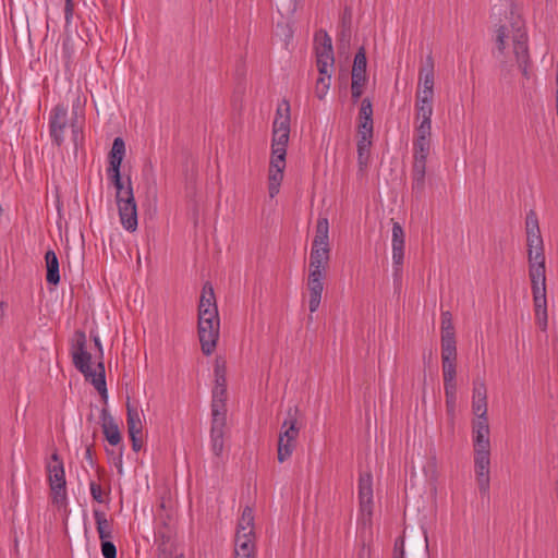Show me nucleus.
<instances>
[{"label":"nucleus","instance_id":"nucleus-27","mask_svg":"<svg viewBox=\"0 0 558 558\" xmlns=\"http://www.w3.org/2000/svg\"><path fill=\"white\" fill-rule=\"evenodd\" d=\"M119 217L121 225L129 232H134L137 229V205L123 204L118 206Z\"/></svg>","mask_w":558,"mask_h":558},{"label":"nucleus","instance_id":"nucleus-42","mask_svg":"<svg viewBox=\"0 0 558 558\" xmlns=\"http://www.w3.org/2000/svg\"><path fill=\"white\" fill-rule=\"evenodd\" d=\"M432 122L420 121L415 128L414 141H430Z\"/></svg>","mask_w":558,"mask_h":558},{"label":"nucleus","instance_id":"nucleus-28","mask_svg":"<svg viewBox=\"0 0 558 558\" xmlns=\"http://www.w3.org/2000/svg\"><path fill=\"white\" fill-rule=\"evenodd\" d=\"M101 421L102 432L107 441L112 446L119 445L121 442V433L119 426L106 409H104L101 412Z\"/></svg>","mask_w":558,"mask_h":558},{"label":"nucleus","instance_id":"nucleus-7","mask_svg":"<svg viewBox=\"0 0 558 558\" xmlns=\"http://www.w3.org/2000/svg\"><path fill=\"white\" fill-rule=\"evenodd\" d=\"M316 64L319 74H329L335 64L333 49L330 36L325 31L315 35Z\"/></svg>","mask_w":558,"mask_h":558},{"label":"nucleus","instance_id":"nucleus-44","mask_svg":"<svg viewBox=\"0 0 558 558\" xmlns=\"http://www.w3.org/2000/svg\"><path fill=\"white\" fill-rule=\"evenodd\" d=\"M490 456H474L475 475L489 472Z\"/></svg>","mask_w":558,"mask_h":558},{"label":"nucleus","instance_id":"nucleus-8","mask_svg":"<svg viewBox=\"0 0 558 558\" xmlns=\"http://www.w3.org/2000/svg\"><path fill=\"white\" fill-rule=\"evenodd\" d=\"M197 325L202 351L205 355H210L219 339L220 320L204 318L198 319Z\"/></svg>","mask_w":558,"mask_h":558},{"label":"nucleus","instance_id":"nucleus-3","mask_svg":"<svg viewBox=\"0 0 558 558\" xmlns=\"http://www.w3.org/2000/svg\"><path fill=\"white\" fill-rule=\"evenodd\" d=\"M86 336L83 331L75 332V341L72 344V362L77 371H80L87 381L95 387V389L104 397L107 398L106 375L102 362L97 364L94 369L92 367V354L86 351Z\"/></svg>","mask_w":558,"mask_h":558},{"label":"nucleus","instance_id":"nucleus-24","mask_svg":"<svg viewBox=\"0 0 558 558\" xmlns=\"http://www.w3.org/2000/svg\"><path fill=\"white\" fill-rule=\"evenodd\" d=\"M357 120V134L373 135V105L369 98L361 101Z\"/></svg>","mask_w":558,"mask_h":558},{"label":"nucleus","instance_id":"nucleus-57","mask_svg":"<svg viewBox=\"0 0 558 558\" xmlns=\"http://www.w3.org/2000/svg\"><path fill=\"white\" fill-rule=\"evenodd\" d=\"M94 341H95V345L98 348L99 352L102 354L101 343L97 336L94 338Z\"/></svg>","mask_w":558,"mask_h":558},{"label":"nucleus","instance_id":"nucleus-31","mask_svg":"<svg viewBox=\"0 0 558 558\" xmlns=\"http://www.w3.org/2000/svg\"><path fill=\"white\" fill-rule=\"evenodd\" d=\"M227 422H211L210 441L211 450L215 456L219 457L223 451V436Z\"/></svg>","mask_w":558,"mask_h":558},{"label":"nucleus","instance_id":"nucleus-33","mask_svg":"<svg viewBox=\"0 0 558 558\" xmlns=\"http://www.w3.org/2000/svg\"><path fill=\"white\" fill-rule=\"evenodd\" d=\"M126 425L129 435L142 434L143 432V423L141 413L136 405L131 404L129 401L126 402Z\"/></svg>","mask_w":558,"mask_h":558},{"label":"nucleus","instance_id":"nucleus-12","mask_svg":"<svg viewBox=\"0 0 558 558\" xmlns=\"http://www.w3.org/2000/svg\"><path fill=\"white\" fill-rule=\"evenodd\" d=\"M474 456H490L488 420H474L472 424Z\"/></svg>","mask_w":558,"mask_h":558},{"label":"nucleus","instance_id":"nucleus-6","mask_svg":"<svg viewBox=\"0 0 558 558\" xmlns=\"http://www.w3.org/2000/svg\"><path fill=\"white\" fill-rule=\"evenodd\" d=\"M527 259L545 257L544 243L541 234L538 218L534 210H530L525 218Z\"/></svg>","mask_w":558,"mask_h":558},{"label":"nucleus","instance_id":"nucleus-9","mask_svg":"<svg viewBox=\"0 0 558 558\" xmlns=\"http://www.w3.org/2000/svg\"><path fill=\"white\" fill-rule=\"evenodd\" d=\"M391 236L393 279L395 281H400L404 262L405 234L403 228L397 221H392Z\"/></svg>","mask_w":558,"mask_h":558},{"label":"nucleus","instance_id":"nucleus-36","mask_svg":"<svg viewBox=\"0 0 558 558\" xmlns=\"http://www.w3.org/2000/svg\"><path fill=\"white\" fill-rule=\"evenodd\" d=\"M456 359L457 354H441L444 385H457Z\"/></svg>","mask_w":558,"mask_h":558},{"label":"nucleus","instance_id":"nucleus-17","mask_svg":"<svg viewBox=\"0 0 558 558\" xmlns=\"http://www.w3.org/2000/svg\"><path fill=\"white\" fill-rule=\"evenodd\" d=\"M330 258L329 246H314L312 245L310 254V274L326 275Z\"/></svg>","mask_w":558,"mask_h":558},{"label":"nucleus","instance_id":"nucleus-21","mask_svg":"<svg viewBox=\"0 0 558 558\" xmlns=\"http://www.w3.org/2000/svg\"><path fill=\"white\" fill-rule=\"evenodd\" d=\"M109 179L116 187L117 206L136 203L130 177H128L125 181H123L121 177H119V179H117V177Z\"/></svg>","mask_w":558,"mask_h":558},{"label":"nucleus","instance_id":"nucleus-19","mask_svg":"<svg viewBox=\"0 0 558 558\" xmlns=\"http://www.w3.org/2000/svg\"><path fill=\"white\" fill-rule=\"evenodd\" d=\"M324 278L325 275L308 274L307 289L310 293L308 308L311 313H315L319 307L324 291Z\"/></svg>","mask_w":558,"mask_h":558},{"label":"nucleus","instance_id":"nucleus-50","mask_svg":"<svg viewBox=\"0 0 558 558\" xmlns=\"http://www.w3.org/2000/svg\"><path fill=\"white\" fill-rule=\"evenodd\" d=\"M392 558H404V539L402 537L395 542Z\"/></svg>","mask_w":558,"mask_h":558},{"label":"nucleus","instance_id":"nucleus-10","mask_svg":"<svg viewBox=\"0 0 558 558\" xmlns=\"http://www.w3.org/2000/svg\"><path fill=\"white\" fill-rule=\"evenodd\" d=\"M68 128V107L63 104L57 105L50 112L49 134L52 143L61 146L64 143V133Z\"/></svg>","mask_w":558,"mask_h":558},{"label":"nucleus","instance_id":"nucleus-39","mask_svg":"<svg viewBox=\"0 0 558 558\" xmlns=\"http://www.w3.org/2000/svg\"><path fill=\"white\" fill-rule=\"evenodd\" d=\"M255 534L254 532V514L253 510L250 507H245L242 515L238 523V529L235 534Z\"/></svg>","mask_w":558,"mask_h":558},{"label":"nucleus","instance_id":"nucleus-54","mask_svg":"<svg viewBox=\"0 0 558 558\" xmlns=\"http://www.w3.org/2000/svg\"><path fill=\"white\" fill-rule=\"evenodd\" d=\"M215 377H219V375L226 376V365L225 362H220L219 360L216 361L215 368H214Z\"/></svg>","mask_w":558,"mask_h":558},{"label":"nucleus","instance_id":"nucleus-34","mask_svg":"<svg viewBox=\"0 0 558 558\" xmlns=\"http://www.w3.org/2000/svg\"><path fill=\"white\" fill-rule=\"evenodd\" d=\"M433 101L434 97L416 96L415 111L417 121L432 122Z\"/></svg>","mask_w":558,"mask_h":558},{"label":"nucleus","instance_id":"nucleus-59","mask_svg":"<svg viewBox=\"0 0 558 558\" xmlns=\"http://www.w3.org/2000/svg\"><path fill=\"white\" fill-rule=\"evenodd\" d=\"M175 558H184V557H183V555H179V556H177Z\"/></svg>","mask_w":558,"mask_h":558},{"label":"nucleus","instance_id":"nucleus-16","mask_svg":"<svg viewBox=\"0 0 558 558\" xmlns=\"http://www.w3.org/2000/svg\"><path fill=\"white\" fill-rule=\"evenodd\" d=\"M209 318L219 319L214 289L209 283H205L198 305V319Z\"/></svg>","mask_w":558,"mask_h":558},{"label":"nucleus","instance_id":"nucleus-5","mask_svg":"<svg viewBox=\"0 0 558 558\" xmlns=\"http://www.w3.org/2000/svg\"><path fill=\"white\" fill-rule=\"evenodd\" d=\"M430 153V141H413L412 191L420 195L425 189L427 157Z\"/></svg>","mask_w":558,"mask_h":558},{"label":"nucleus","instance_id":"nucleus-2","mask_svg":"<svg viewBox=\"0 0 558 558\" xmlns=\"http://www.w3.org/2000/svg\"><path fill=\"white\" fill-rule=\"evenodd\" d=\"M290 136V105L283 100L277 108L272 124L271 158L268 173V193L274 198L280 191L286 169L287 146Z\"/></svg>","mask_w":558,"mask_h":558},{"label":"nucleus","instance_id":"nucleus-51","mask_svg":"<svg viewBox=\"0 0 558 558\" xmlns=\"http://www.w3.org/2000/svg\"><path fill=\"white\" fill-rule=\"evenodd\" d=\"M64 1H65L64 19H65V23L70 24L72 16H73V12H74V2H73V0H64Z\"/></svg>","mask_w":558,"mask_h":558},{"label":"nucleus","instance_id":"nucleus-14","mask_svg":"<svg viewBox=\"0 0 558 558\" xmlns=\"http://www.w3.org/2000/svg\"><path fill=\"white\" fill-rule=\"evenodd\" d=\"M441 354H457L454 326L449 311L441 313Z\"/></svg>","mask_w":558,"mask_h":558},{"label":"nucleus","instance_id":"nucleus-13","mask_svg":"<svg viewBox=\"0 0 558 558\" xmlns=\"http://www.w3.org/2000/svg\"><path fill=\"white\" fill-rule=\"evenodd\" d=\"M435 71L434 59L430 54L426 57L425 64L418 72V85L416 96L434 97Z\"/></svg>","mask_w":558,"mask_h":558},{"label":"nucleus","instance_id":"nucleus-22","mask_svg":"<svg viewBox=\"0 0 558 558\" xmlns=\"http://www.w3.org/2000/svg\"><path fill=\"white\" fill-rule=\"evenodd\" d=\"M227 389L213 388L211 422H227Z\"/></svg>","mask_w":558,"mask_h":558},{"label":"nucleus","instance_id":"nucleus-52","mask_svg":"<svg viewBox=\"0 0 558 558\" xmlns=\"http://www.w3.org/2000/svg\"><path fill=\"white\" fill-rule=\"evenodd\" d=\"M340 26H352V10L345 7L341 15Z\"/></svg>","mask_w":558,"mask_h":558},{"label":"nucleus","instance_id":"nucleus-45","mask_svg":"<svg viewBox=\"0 0 558 558\" xmlns=\"http://www.w3.org/2000/svg\"><path fill=\"white\" fill-rule=\"evenodd\" d=\"M475 477H476V483H477L480 493L483 495H486L489 490V482H490L489 472L476 474Z\"/></svg>","mask_w":558,"mask_h":558},{"label":"nucleus","instance_id":"nucleus-23","mask_svg":"<svg viewBox=\"0 0 558 558\" xmlns=\"http://www.w3.org/2000/svg\"><path fill=\"white\" fill-rule=\"evenodd\" d=\"M255 534H235L234 558H255Z\"/></svg>","mask_w":558,"mask_h":558},{"label":"nucleus","instance_id":"nucleus-26","mask_svg":"<svg viewBox=\"0 0 558 558\" xmlns=\"http://www.w3.org/2000/svg\"><path fill=\"white\" fill-rule=\"evenodd\" d=\"M298 408H289L287 412V418L283 421L281 425V430L279 437H282V440L290 441L296 440L300 433V427L298 426Z\"/></svg>","mask_w":558,"mask_h":558},{"label":"nucleus","instance_id":"nucleus-58","mask_svg":"<svg viewBox=\"0 0 558 558\" xmlns=\"http://www.w3.org/2000/svg\"><path fill=\"white\" fill-rule=\"evenodd\" d=\"M3 314V303H0V316Z\"/></svg>","mask_w":558,"mask_h":558},{"label":"nucleus","instance_id":"nucleus-18","mask_svg":"<svg viewBox=\"0 0 558 558\" xmlns=\"http://www.w3.org/2000/svg\"><path fill=\"white\" fill-rule=\"evenodd\" d=\"M125 155V144L121 137H116L109 153L108 178L121 177L120 167Z\"/></svg>","mask_w":558,"mask_h":558},{"label":"nucleus","instance_id":"nucleus-47","mask_svg":"<svg viewBox=\"0 0 558 558\" xmlns=\"http://www.w3.org/2000/svg\"><path fill=\"white\" fill-rule=\"evenodd\" d=\"M90 495L93 499L99 504L105 502V496L101 489V486L96 482H90L89 484Z\"/></svg>","mask_w":558,"mask_h":558},{"label":"nucleus","instance_id":"nucleus-43","mask_svg":"<svg viewBox=\"0 0 558 558\" xmlns=\"http://www.w3.org/2000/svg\"><path fill=\"white\" fill-rule=\"evenodd\" d=\"M352 36V26H340L338 33L339 49L347 50L350 47Z\"/></svg>","mask_w":558,"mask_h":558},{"label":"nucleus","instance_id":"nucleus-49","mask_svg":"<svg viewBox=\"0 0 558 558\" xmlns=\"http://www.w3.org/2000/svg\"><path fill=\"white\" fill-rule=\"evenodd\" d=\"M366 84L351 82V97L353 102H356L364 92V86Z\"/></svg>","mask_w":558,"mask_h":558},{"label":"nucleus","instance_id":"nucleus-4","mask_svg":"<svg viewBox=\"0 0 558 558\" xmlns=\"http://www.w3.org/2000/svg\"><path fill=\"white\" fill-rule=\"evenodd\" d=\"M47 473L52 504L63 506L66 501V482L63 462L57 452L51 454V460L47 464Z\"/></svg>","mask_w":558,"mask_h":558},{"label":"nucleus","instance_id":"nucleus-38","mask_svg":"<svg viewBox=\"0 0 558 558\" xmlns=\"http://www.w3.org/2000/svg\"><path fill=\"white\" fill-rule=\"evenodd\" d=\"M446 396V410L450 423L453 425L457 407V385H444Z\"/></svg>","mask_w":558,"mask_h":558},{"label":"nucleus","instance_id":"nucleus-20","mask_svg":"<svg viewBox=\"0 0 558 558\" xmlns=\"http://www.w3.org/2000/svg\"><path fill=\"white\" fill-rule=\"evenodd\" d=\"M472 411L475 420H488L487 417V390L484 381H475L473 386Z\"/></svg>","mask_w":558,"mask_h":558},{"label":"nucleus","instance_id":"nucleus-41","mask_svg":"<svg viewBox=\"0 0 558 558\" xmlns=\"http://www.w3.org/2000/svg\"><path fill=\"white\" fill-rule=\"evenodd\" d=\"M331 82V73L329 74H319L316 84H315V96L323 100L330 87Z\"/></svg>","mask_w":558,"mask_h":558},{"label":"nucleus","instance_id":"nucleus-15","mask_svg":"<svg viewBox=\"0 0 558 558\" xmlns=\"http://www.w3.org/2000/svg\"><path fill=\"white\" fill-rule=\"evenodd\" d=\"M529 277L532 286V293L546 292V267L545 257L539 259H527Z\"/></svg>","mask_w":558,"mask_h":558},{"label":"nucleus","instance_id":"nucleus-56","mask_svg":"<svg viewBox=\"0 0 558 558\" xmlns=\"http://www.w3.org/2000/svg\"><path fill=\"white\" fill-rule=\"evenodd\" d=\"M85 458L89 461L90 464H93V448L92 446H87L85 450Z\"/></svg>","mask_w":558,"mask_h":558},{"label":"nucleus","instance_id":"nucleus-11","mask_svg":"<svg viewBox=\"0 0 558 558\" xmlns=\"http://www.w3.org/2000/svg\"><path fill=\"white\" fill-rule=\"evenodd\" d=\"M359 501L364 520L371 521L373 514V477L371 473L360 474Z\"/></svg>","mask_w":558,"mask_h":558},{"label":"nucleus","instance_id":"nucleus-37","mask_svg":"<svg viewBox=\"0 0 558 558\" xmlns=\"http://www.w3.org/2000/svg\"><path fill=\"white\" fill-rule=\"evenodd\" d=\"M329 222L325 217H320L316 223V234L314 236L312 245L314 246H329Z\"/></svg>","mask_w":558,"mask_h":558},{"label":"nucleus","instance_id":"nucleus-48","mask_svg":"<svg viewBox=\"0 0 558 558\" xmlns=\"http://www.w3.org/2000/svg\"><path fill=\"white\" fill-rule=\"evenodd\" d=\"M73 113L74 118L71 122L72 140L74 142V145L77 146L78 135L82 133V125L78 123L76 111H74Z\"/></svg>","mask_w":558,"mask_h":558},{"label":"nucleus","instance_id":"nucleus-29","mask_svg":"<svg viewBox=\"0 0 558 558\" xmlns=\"http://www.w3.org/2000/svg\"><path fill=\"white\" fill-rule=\"evenodd\" d=\"M532 294H533L536 324L541 328V330L545 331L547 329V324H548L546 292L532 293Z\"/></svg>","mask_w":558,"mask_h":558},{"label":"nucleus","instance_id":"nucleus-46","mask_svg":"<svg viewBox=\"0 0 558 558\" xmlns=\"http://www.w3.org/2000/svg\"><path fill=\"white\" fill-rule=\"evenodd\" d=\"M101 554L104 558H117L116 545L110 539L101 541Z\"/></svg>","mask_w":558,"mask_h":558},{"label":"nucleus","instance_id":"nucleus-35","mask_svg":"<svg viewBox=\"0 0 558 558\" xmlns=\"http://www.w3.org/2000/svg\"><path fill=\"white\" fill-rule=\"evenodd\" d=\"M93 514L100 541L110 539L112 537V524L107 519L106 513L101 510L94 509Z\"/></svg>","mask_w":558,"mask_h":558},{"label":"nucleus","instance_id":"nucleus-25","mask_svg":"<svg viewBox=\"0 0 558 558\" xmlns=\"http://www.w3.org/2000/svg\"><path fill=\"white\" fill-rule=\"evenodd\" d=\"M373 135L359 134L357 141V175L364 177L369 162L371 146Z\"/></svg>","mask_w":558,"mask_h":558},{"label":"nucleus","instance_id":"nucleus-53","mask_svg":"<svg viewBox=\"0 0 558 558\" xmlns=\"http://www.w3.org/2000/svg\"><path fill=\"white\" fill-rule=\"evenodd\" d=\"M132 441V448L134 451H140L143 445L142 434L129 435Z\"/></svg>","mask_w":558,"mask_h":558},{"label":"nucleus","instance_id":"nucleus-40","mask_svg":"<svg viewBox=\"0 0 558 558\" xmlns=\"http://www.w3.org/2000/svg\"><path fill=\"white\" fill-rule=\"evenodd\" d=\"M295 445H296V440H290V441H284V439L282 440V437H279L278 439V461L280 463L284 462L286 460H288L293 450L295 449Z\"/></svg>","mask_w":558,"mask_h":558},{"label":"nucleus","instance_id":"nucleus-30","mask_svg":"<svg viewBox=\"0 0 558 558\" xmlns=\"http://www.w3.org/2000/svg\"><path fill=\"white\" fill-rule=\"evenodd\" d=\"M366 51L364 47H361L355 53L353 66H352V82H357L362 84H366L367 75H366Z\"/></svg>","mask_w":558,"mask_h":558},{"label":"nucleus","instance_id":"nucleus-55","mask_svg":"<svg viewBox=\"0 0 558 558\" xmlns=\"http://www.w3.org/2000/svg\"><path fill=\"white\" fill-rule=\"evenodd\" d=\"M214 388L227 389V378L226 376L219 375V377H215V386Z\"/></svg>","mask_w":558,"mask_h":558},{"label":"nucleus","instance_id":"nucleus-1","mask_svg":"<svg viewBox=\"0 0 558 558\" xmlns=\"http://www.w3.org/2000/svg\"><path fill=\"white\" fill-rule=\"evenodd\" d=\"M495 45V56L499 60L504 76L510 75L517 65L526 81L532 78V61L523 21L517 19L509 25H500L496 29Z\"/></svg>","mask_w":558,"mask_h":558},{"label":"nucleus","instance_id":"nucleus-32","mask_svg":"<svg viewBox=\"0 0 558 558\" xmlns=\"http://www.w3.org/2000/svg\"><path fill=\"white\" fill-rule=\"evenodd\" d=\"M47 275L46 280L49 284L57 286L60 282L59 260L56 253L51 250L45 255Z\"/></svg>","mask_w":558,"mask_h":558}]
</instances>
